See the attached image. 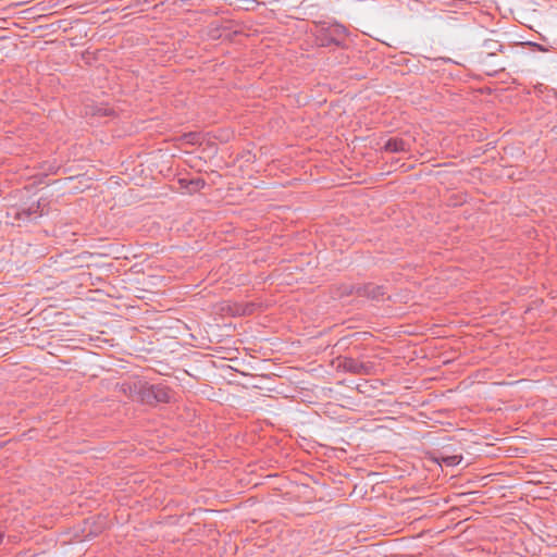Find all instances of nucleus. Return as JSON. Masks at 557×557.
I'll return each mask as SVG.
<instances>
[{
	"instance_id": "obj_1",
	"label": "nucleus",
	"mask_w": 557,
	"mask_h": 557,
	"mask_svg": "<svg viewBox=\"0 0 557 557\" xmlns=\"http://www.w3.org/2000/svg\"><path fill=\"white\" fill-rule=\"evenodd\" d=\"M138 396L141 403L146 405L168 404L173 397L172 389L163 384H148L140 385Z\"/></svg>"
},
{
	"instance_id": "obj_2",
	"label": "nucleus",
	"mask_w": 557,
	"mask_h": 557,
	"mask_svg": "<svg viewBox=\"0 0 557 557\" xmlns=\"http://www.w3.org/2000/svg\"><path fill=\"white\" fill-rule=\"evenodd\" d=\"M347 36V29L341 24H330L322 27L317 34V41L321 47L331 45L342 46Z\"/></svg>"
},
{
	"instance_id": "obj_3",
	"label": "nucleus",
	"mask_w": 557,
	"mask_h": 557,
	"mask_svg": "<svg viewBox=\"0 0 557 557\" xmlns=\"http://www.w3.org/2000/svg\"><path fill=\"white\" fill-rule=\"evenodd\" d=\"M356 293L358 296L379 299L385 295V289L383 286L375 285L373 283H368L364 285H349L345 286L343 295H351Z\"/></svg>"
},
{
	"instance_id": "obj_4",
	"label": "nucleus",
	"mask_w": 557,
	"mask_h": 557,
	"mask_svg": "<svg viewBox=\"0 0 557 557\" xmlns=\"http://www.w3.org/2000/svg\"><path fill=\"white\" fill-rule=\"evenodd\" d=\"M410 149V144L399 137H392L386 140L383 150L391 153L407 152Z\"/></svg>"
},
{
	"instance_id": "obj_5",
	"label": "nucleus",
	"mask_w": 557,
	"mask_h": 557,
	"mask_svg": "<svg viewBox=\"0 0 557 557\" xmlns=\"http://www.w3.org/2000/svg\"><path fill=\"white\" fill-rule=\"evenodd\" d=\"M344 369L354 374H370L372 366L350 358L344 361Z\"/></svg>"
},
{
	"instance_id": "obj_6",
	"label": "nucleus",
	"mask_w": 557,
	"mask_h": 557,
	"mask_svg": "<svg viewBox=\"0 0 557 557\" xmlns=\"http://www.w3.org/2000/svg\"><path fill=\"white\" fill-rule=\"evenodd\" d=\"M40 209V202L32 203L27 209H22L21 211L16 212V219L17 220H34L41 215Z\"/></svg>"
},
{
	"instance_id": "obj_7",
	"label": "nucleus",
	"mask_w": 557,
	"mask_h": 557,
	"mask_svg": "<svg viewBox=\"0 0 557 557\" xmlns=\"http://www.w3.org/2000/svg\"><path fill=\"white\" fill-rule=\"evenodd\" d=\"M440 463H444L447 467H454L460 463L462 457L460 455L441 456Z\"/></svg>"
},
{
	"instance_id": "obj_8",
	"label": "nucleus",
	"mask_w": 557,
	"mask_h": 557,
	"mask_svg": "<svg viewBox=\"0 0 557 557\" xmlns=\"http://www.w3.org/2000/svg\"><path fill=\"white\" fill-rule=\"evenodd\" d=\"M205 185H206V183L202 178H196V180L189 181L187 188L190 193H195V191H198L201 188H203Z\"/></svg>"
},
{
	"instance_id": "obj_9",
	"label": "nucleus",
	"mask_w": 557,
	"mask_h": 557,
	"mask_svg": "<svg viewBox=\"0 0 557 557\" xmlns=\"http://www.w3.org/2000/svg\"><path fill=\"white\" fill-rule=\"evenodd\" d=\"M484 46L487 48V54H493V49L498 47L497 49L500 50L503 48L502 45H498L497 42H488L486 41Z\"/></svg>"
},
{
	"instance_id": "obj_10",
	"label": "nucleus",
	"mask_w": 557,
	"mask_h": 557,
	"mask_svg": "<svg viewBox=\"0 0 557 557\" xmlns=\"http://www.w3.org/2000/svg\"><path fill=\"white\" fill-rule=\"evenodd\" d=\"M3 540V533L0 531V543L2 542Z\"/></svg>"
},
{
	"instance_id": "obj_11",
	"label": "nucleus",
	"mask_w": 557,
	"mask_h": 557,
	"mask_svg": "<svg viewBox=\"0 0 557 557\" xmlns=\"http://www.w3.org/2000/svg\"><path fill=\"white\" fill-rule=\"evenodd\" d=\"M102 114H103V115H107V114H108V110H107V109H106V110H103Z\"/></svg>"
}]
</instances>
